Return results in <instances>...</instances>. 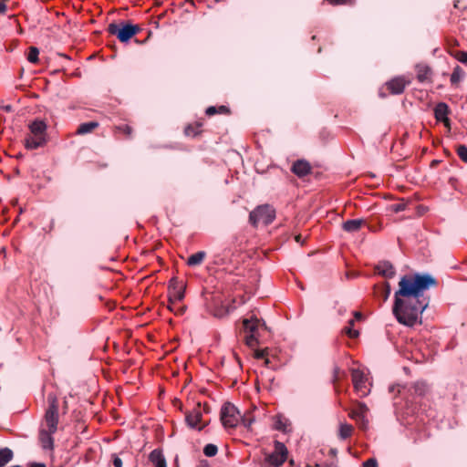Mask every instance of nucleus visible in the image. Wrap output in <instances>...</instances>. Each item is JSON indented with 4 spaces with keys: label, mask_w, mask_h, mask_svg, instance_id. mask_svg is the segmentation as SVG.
<instances>
[{
    "label": "nucleus",
    "mask_w": 467,
    "mask_h": 467,
    "mask_svg": "<svg viewBox=\"0 0 467 467\" xmlns=\"http://www.w3.org/2000/svg\"><path fill=\"white\" fill-rule=\"evenodd\" d=\"M436 285V279L429 274L403 275L399 282V289L394 294L392 307L398 322L407 327H413L420 322L421 315L430 303L424 292Z\"/></svg>",
    "instance_id": "f257e3e1"
},
{
    "label": "nucleus",
    "mask_w": 467,
    "mask_h": 467,
    "mask_svg": "<svg viewBox=\"0 0 467 467\" xmlns=\"http://www.w3.org/2000/svg\"><path fill=\"white\" fill-rule=\"evenodd\" d=\"M29 133L25 138V147L27 150H36L48 142L47 124L40 119H36L28 125Z\"/></svg>",
    "instance_id": "f03ea898"
},
{
    "label": "nucleus",
    "mask_w": 467,
    "mask_h": 467,
    "mask_svg": "<svg viewBox=\"0 0 467 467\" xmlns=\"http://www.w3.org/2000/svg\"><path fill=\"white\" fill-rule=\"evenodd\" d=\"M275 218V209L268 205H259L249 214V222L254 226H257L262 223L264 225L270 224Z\"/></svg>",
    "instance_id": "7ed1b4c3"
},
{
    "label": "nucleus",
    "mask_w": 467,
    "mask_h": 467,
    "mask_svg": "<svg viewBox=\"0 0 467 467\" xmlns=\"http://www.w3.org/2000/svg\"><path fill=\"white\" fill-rule=\"evenodd\" d=\"M139 31L140 27L131 24L111 23L108 26V32L112 36H116L117 38L122 43L128 42Z\"/></svg>",
    "instance_id": "20e7f679"
},
{
    "label": "nucleus",
    "mask_w": 467,
    "mask_h": 467,
    "mask_svg": "<svg viewBox=\"0 0 467 467\" xmlns=\"http://www.w3.org/2000/svg\"><path fill=\"white\" fill-rule=\"evenodd\" d=\"M241 414L232 403L226 402L221 410V420L225 428H234L240 423Z\"/></svg>",
    "instance_id": "39448f33"
},
{
    "label": "nucleus",
    "mask_w": 467,
    "mask_h": 467,
    "mask_svg": "<svg viewBox=\"0 0 467 467\" xmlns=\"http://www.w3.org/2000/svg\"><path fill=\"white\" fill-rule=\"evenodd\" d=\"M47 400L48 408L45 414V422L47 427V430L51 432H56L58 423V403L57 398L54 396L49 395Z\"/></svg>",
    "instance_id": "423d86ee"
},
{
    "label": "nucleus",
    "mask_w": 467,
    "mask_h": 467,
    "mask_svg": "<svg viewBox=\"0 0 467 467\" xmlns=\"http://www.w3.org/2000/svg\"><path fill=\"white\" fill-rule=\"evenodd\" d=\"M274 448V451L266 456L265 462L271 467H279L286 461L288 451L285 445L278 441H275Z\"/></svg>",
    "instance_id": "0eeeda50"
},
{
    "label": "nucleus",
    "mask_w": 467,
    "mask_h": 467,
    "mask_svg": "<svg viewBox=\"0 0 467 467\" xmlns=\"http://www.w3.org/2000/svg\"><path fill=\"white\" fill-rule=\"evenodd\" d=\"M352 381L355 390L360 397H366L370 389L368 387V377L359 368H351Z\"/></svg>",
    "instance_id": "6e6552de"
},
{
    "label": "nucleus",
    "mask_w": 467,
    "mask_h": 467,
    "mask_svg": "<svg viewBox=\"0 0 467 467\" xmlns=\"http://www.w3.org/2000/svg\"><path fill=\"white\" fill-rule=\"evenodd\" d=\"M261 322L257 318L244 319L243 322L244 331L246 333V345L253 348L257 344V330Z\"/></svg>",
    "instance_id": "1a4fd4ad"
},
{
    "label": "nucleus",
    "mask_w": 467,
    "mask_h": 467,
    "mask_svg": "<svg viewBox=\"0 0 467 467\" xmlns=\"http://www.w3.org/2000/svg\"><path fill=\"white\" fill-rule=\"evenodd\" d=\"M368 410L364 403H359L355 410L349 412V417L357 421L360 429L365 430L368 427V420L366 418V413Z\"/></svg>",
    "instance_id": "9d476101"
},
{
    "label": "nucleus",
    "mask_w": 467,
    "mask_h": 467,
    "mask_svg": "<svg viewBox=\"0 0 467 467\" xmlns=\"http://www.w3.org/2000/svg\"><path fill=\"white\" fill-rule=\"evenodd\" d=\"M202 417V410L200 409V406L198 405V407H195L186 414L185 420L190 428L201 431L203 428V426L199 425Z\"/></svg>",
    "instance_id": "9b49d317"
},
{
    "label": "nucleus",
    "mask_w": 467,
    "mask_h": 467,
    "mask_svg": "<svg viewBox=\"0 0 467 467\" xmlns=\"http://www.w3.org/2000/svg\"><path fill=\"white\" fill-rule=\"evenodd\" d=\"M169 299L171 302L182 301L184 298V286L176 278L170 281Z\"/></svg>",
    "instance_id": "f8f14e48"
},
{
    "label": "nucleus",
    "mask_w": 467,
    "mask_h": 467,
    "mask_svg": "<svg viewBox=\"0 0 467 467\" xmlns=\"http://www.w3.org/2000/svg\"><path fill=\"white\" fill-rule=\"evenodd\" d=\"M410 81H406L403 78H394L387 83V87L392 94H401Z\"/></svg>",
    "instance_id": "ddd939ff"
},
{
    "label": "nucleus",
    "mask_w": 467,
    "mask_h": 467,
    "mask_svg": "<svg viewBox=\"0 0 467 467\" xmlns=\"http://www.w3.org/2000/svg\"><path fill=\"white\" fill-rule=\"evenodd\" d=\"M449 107L444 102H440L434 109V116L438 121L443 122L446 126H449L450 119H448Z\"/></svg>",
    "instance_id": "4468645a"
},
{
    "label": "nucleus",
    "mask_w": 467,
    "mask_h": 467,
    "mask_svg": "<svg viewBox=\"0 0 467 467\" xmlns=\"http://www.w3.org/2000/svg\"><path fill=\"white\" fill-rule=\"evenodd\" d=\"M291 171L298 177H304L310 172L311 167L306 161L298 160L296 162H294Z\"/></svg>",
    "instance_id": "2eb2a0df"
},
{
    "label": "nucleus",
    "mask_w": 467,
    "mask_h": 467,
    "mask_svg": "<svg viewBox=\"0 0 467 467\" xmlns=\"http://www.w3.org/2000/svg\"><path fill=\"white\" fill-rule=\"evenodd\" d=\"M377 272L384 277L391 278L395 275V268L391 263L388 261L379 262L376 266Z\"/></svg>",
    "instance_id": "dca6fc26"
},
{
    "label": "nucleus",
    "mask_w": 467,
    "mask_h": 467,
    "mask_svg": "<svg viewBox=\"0 0 467 467\" xmlns=\"http://www.w3.org/2000/svg\"><path fill=\"white\" fill-rule=\"evenodd\" d=\"M364 224L365 220L363 219H352L344 222L342 228L345 232L353 234L358 232Z\"/></svg>",
    "instance_id": "f3484780"
},
{
    "label": "nucleus",
    "mask_w": 467,
    "mask_h": 467,
    "mask_svg": "<svg viewBox=\"0 0 467 467\" xmlns=\"http://www.w3.org/2000/svg\"><path fill=\"white\" fill-rule=\"evenodd\" d=\"M291 422L288 419L282 415H277L274 418V428L283 432L291 431Z\"/></svg>",
    "instance_id": "a211bd4d"
},
{
    "label": "nucleus",
    "mask_w": 467,
    "mask_h": 467,
    "mask_svg": "<svg viewBox=\"0 0 467 467\" xmlns=\"http://www.w3.org/2000/svg\"><path fill=\"white\" fill-rule=\"evenodd\" d=\"M55 432H51L48 430L42 429L39 433V439L42 444L43 449L51 450L53 449L54 440L52 434Z\"/></svg>",
    "instance_id": "6ab92c4d"
},
{
    "label": "nucleus",
    "mask_w": 467,
    "mask_h": 467,
    "mask_svg": "<svg viewBox=\"0 0 467 467\" xmlns=\"http://www.w3.org/2000/svg\"><path fill=\"white\" fill-rule=\"evenodd\" d=\"M149 459L155 467H167L166 460L162 452L158 449L153 450L150 453Z\"/></svg>",
    "instance_id": "aec40b11"
},
{
    "label": "nucleus",
    "mask_w": 467,
    "mask_h": 467,
    "mask_svg": "<svg viewBox=\"0 0 467 467\" xmlns=\"http://www.w3.org/2000/svg\"><path fill=\"white\" fill-rule=\"evenodd\" d=\"M416 73H417V79L423 83L430 79L431 75V68L429 66L424 64H418L416 65Z\"/></svg>",
    "instance_id": "412c9836"
},
{
    "label": "nucleus",
    "mask_w": 467,
    "mask_h": 467,
    "mask_svg": "<svg viewBox=\"0 0 467 467\" xmlns=\"http://www.w3.org/2000/svg\"><path fill=\"white\" fill-rule=\"evenodd\" d=\"M206 256V253L204 251H200L195 254L190 255L187 259V265L189 266H196L202 263Z\"/></svg>",
    "instance_id": "4be33fe9"
},
{
    "label": "nucleus",
    "mask_w": 467,
    "mask_h": 467,
    "mask_svg": "<svg viewBox=\"0 0 467 467\" xmlns=\"http://www.w3.org/2000/svg\"><path fill=\"white\" fill-rule=\"evenodd\" d=\"M99 126V123L96 121H89L81 123L77 130V133L79 135H84L91 132Z\"/></svg>",
    "instance_id": "5701e85b"
},
{
    "label": "nucleus",
    "mask_w": 467,
    "mask_h": 467,
    "mask_svg": "<svg viewBox=\"0 0 467 467\" xmlns=\"http://www.w3.org/2000/svg\"><path fill=\"white\" fill-rule=\"evenodd\" d=\"M464 75L465 74H464V71L462 70V68L460 66H456L453 68V71L451 75V83L452 85L459 83L460 81H462L463 79Z\"/></svg>",
    "instance_id": "b1692460"
},
{
    "label": "nucleus",
    "mask_w": 467,
    "mask_h": 467,
    "mask_svg": "<svg viewBox=\"0 0 467 467\" xmlns=\"http://www.w3.org/2000/svg\"><path fill=\"white\" fill-rule=\"evenodd\" d=\"M13 458V451L9 448L0 450V467L5 466Z\"/></svg>",
    "instance_id": "393cba45"
},
{
    "label": "nucleus",
    "mask_w": 467,
    "mask_h": 467,
    "mask_svg": "<svg viewBox=\"0 0 467 467\" xmlns=\"http://www.w3.org/2000/svg\"><path fill=\"white\" fill-rule=\"evenodd\" d=\"M353 432V427L350 424L348 423H341L339 426V438L341 440H346L351 436Z\"/></svg>",
    "instance_id": "a878e982"
},
{
    "label": "nucleus",
    "mask_w": 467,
    "mask_h": 467,
    "mask_svg": "<svg viewBox=\"0 0 467 467\" xmlns=\"http://www.w3.org/2000/svg\"><path fill=\"white\" fill-rule=\"evenodd\" d=\"M254 420L255 418L251 411H247L244 415H241L240 422L246 429H250Z\"/></svg>",
    "instance_id": "bb28decb"
},
{
    "label": "nucleus",
    "mask_w": 467,
    "mask_h": 467,
    "mask_svg": "<svg viewBox=\"0 0 467 467\" xmlns=\"http://www.w3.org/2000/svg\"><path fill=\"white\" fill-rule=\"evenodd\" d=\"M390 292H391V288H390L389 284L385 283L382 287L379 288L376 291V295H377V296L381 297L382 300L385 302L388 300V298L390 295Z\"/></svg>",
    "instance_id": "cd10ccee"
},
{
    "label": "nucleus",
    "mask_w": 467,
    "mask_h": 467,
    "mask_svg": "<svg viewBox=\"0 0 467 467\" xmlns=\"http://www.w3.org/2000/svg\"><path fill=\"white\" fill-rule=\"evenodd\" d=\"M39 50L36 47H30L27 54V60L30 63L36 64L38 62Z\"/></svg>",
    "instance_id": "c85d7f7f"
},
{
    "label": "nucleus",
    "mask_w": 467,
    "mask_h": 467,
    "mask_svg": "<svg viewBox=\"0 0 467 467\" xmlns=\"http://www.w3.org/2000/svg\"><path fill=\"white\" fill-rule=\"evenodd\" d=\"M217 452H218V448L214 444L209 443V444H206L203 448V453L207 457H213L217 454Z\"/></svg>",
    "instance_id": "c756f323"
},
{
    "label": "nucleus",
    "mask_w": 467,
    "mask_h": 467,
    "mask_svg": "<svg viewBox=\"0 0 467 467\" xmlns=\"http://www.w3.org/2000/svg\"><path fill=\"white\" fill-rule=\"evenodd\" d=\"M457 154L462 161L467 163V146L466 145H459L457 147Z\"/></svg>",
    "instance_id": "7c9ffc66"
},
{
    "label": "nucleus",
    "mask_w": 467,
    "mask_h": 467,
    "mask_svg": "<svg viewBox=\"0 0 467 467\" xmlns=\"http://www.w3.org/2000/svg\"><path fill=\"white\" fill-rule=\"evenodd\" d=\"M414 390L419 395H423L427 390V386L423 382H417L414 385Z\"/></svg>",
    "instance_id": "2f4dec72"
},
{
    "label": "nucleus",
    "mask_w": 467,
    "mask_h": 467,
    "mask_svg": "<svg viewBox=\"0 0 467 467\" xmlns=\"http://www.w3.org/2000/svg\"><path fill=\"white\" fill-rule=\"evenodd\" d=\"M349 326L345 327V332L350 337H356L358 336V332L357 330H353L351 327L354 325V320H349Z\"/></svg>",
    "instance_id": "473e14b6"
},
{
    "label": "nucleus",
    "mask_w": 467,
    "mask_h": 467,
    "mask_svg": "<svg viewBox=\"0 0 467 467\" xmlns=\"http://www.w3.org/2000/svg\"><path fill=\"white\" fill-rule=\"evenodd\" d=\"M116 129L119 131L123 132V133H125L128 136H130L131 132H132L131 127L127 125V124L119 125V126L116 127Z\"/></svg>",
    "instance_id": "72a5a7b5"
},
{
    "label": "nucleus",
    "mask_w": 467,
    "mask_h": 467,
    "mask_svg": "<svg viewBox=\"0 0 467 467\" xmlns=\"http://www.w3.org/2000/svg\"><path fill=\"white\" fill-rule=\"evenodd\" d=\"M455 57L461 63L467 64V51H458L455 54Z\"/></svg>",
    "instance_id": "f704fd0d"
},
{
    "label": "nucleus",
    "mask_w": 467,
    "mask_h": 467,
    "mask_svg": "<svg viewBox=\"0 0 467 467\" xmlns=\"http://www.w3.org/2000/svg\"><path fill=\"white\" fill-rule=\"evenodd\" d=\"M363 467H378L376 459L370 458L363 462Z\"/></svg>",
    "instance_id": "c9c22d12"
},
{
    "label": "nucleus",
    "mask_w": 467,
    "mask_h": 467,
    "mask_svg": "<svg viewBox=\"0 0 467 467\" xmlns=\"http://www.w3.org/2000/svg\"><path fill=\"white\" fill-rule=\"evenodd\" d=\"M112 463L115 467H122V460L117 455L112 454Z\"/></svg>",
    "instance_id": "e433bc0d"
},
{
    "label": "nucleus",
    "mask_w": 467,
    "mask_h": 467,
    "mask_svg": "<svg viewBox=\"0 0 467 467\" xmlns=\"http://www.w3.org/2000/svg\"><path fill=\"white\" fill-rule=\"evenodd\" d=\"M266 354H267V350L266 349L256 350L255 353H254V357L256 358H265Z\"/></svg>",
    "instance_id": "4c0bfd02"
},
{
    "label": "nucleus",
    "mask_w": 467,
    "mask_h": 467,
    "mask_svg": "<svg viewBox=\"0 0 467 467\" xmlns=\"http://www.w3.org/2000/svg\"><path fill=\"white\" fill-rule=\"evenodd\" d=\"M0 109L4 110L5 112H8V113L14 111V108L11 104L2 105V106H0Z\"/></svg>",
    "instance_id": "58836bf2"
},
{
    "label": "nucleus",
    "mask_w": 467,
    "mask_h": 467,
    "mask_svg": "<svg viewBox=\"0 0 467 467\" xmlns=\"http://www.w3.org/2000/svg\"><path fill=\"white\" fill-rule=\"evenodd\" d=\"M205 112L209 116L214 115L217 113V108L214 106L208 107Z\"/></svg>",
    "instance_id": "ea45409f"
},
{
    "label": "nucleus",
    "mask_w": 467,
    "mask_h": 467,
    "mask_svg": "<svg viewBox=\"0 0 467 467\" xmlns=\"http://www.w3.org/2000/svg\"><path fill=\"white\" fill-rule=\"evenodd\" d=\"M217 112L224 114V113H228L229 109L225 106H220L219 108H217Z\"/></svg>",
    "instance_id": "a19ab883"
},
{
    "label": "nucleus",
    "mask_w": 467,
    "mask_h": 467,
    "mask_svg": "<svg viewBox=\"0 0 467 467\" xmlns=\"http://www.w3.org/2000/svg\"><path fill=\"white\" fill-rule=\"evenodd\" d=\"M332 5L346 4L348 0H327Z\"/></svg>",
    "instance_id": "79ce46f5"
},
{
    "label": "nucleus",
    "mask_w": 467,
    "mask_h": 467,
    "mask_svg": "<svg viewBox=\"0 0 467 467\" xmlns=\"http://www.w3.org/2000/svg\"><path fill=\"white\" fill-rule=\"evenodd\" d=\"M6 5L5 4V2L3 1H0V13L1 14H5L6 12Z\"/></svg>",
    "instance_id": "37998d69"
},
{
    "label": "nucleus",
    "mask_w": 467,
    "mask_h": 467,
    "mask_svg": "<svg viewBox=\"0 0 467 467\" xmlns=\"http://www.w3.org/2000/svg\"><path fill=\"white\" fill-rule=\"evenodd\" d=\"M29 467H47L44 463H33Z\"/></svg>",
    "instance_id": "c03bdc74"
},
{
    "label": "nucleus",
    "mask_w": 467,
    "mask_h": 467,
    "mask_svg": "<svg viewBox=\"0 0 467 467\" xmlns=\"http://www.w3.org/2000/svg\"><path fill=\"white\" fill-rule=\"evenodd\" d=\"M354 316H355L356 319H358V320L361 319V317H362V315L359 312H354Z\"/></svg>",
    "instance_id": "a18cd8bd"
},
{
    "label": "nucleus",
    "mask_w": 467,
    "mask_h": 467,
    "mask_svg": "<svg viewBox=\"0 0 467 467\" xmlns=\"http://www.w3.org/2000/svg\"><path fill=\"white\" fill-rule=\"evenodd\" d=\"M186 135H192V128L189 126L185 129Z\"/></svg>",
    "instance_id": "49530a36"
},
{
    "label": "nucleus",
    "mask_w": 467,
    "mask_h": 467,
    "mask_svg": "<svg viewBox=\"0 0 467 467\" xmlns=\"http://www.w3.org/2000/svg\"><path fill=\"white\" fill-rule=\"evenodd\" d=\"M198 467H210V465L208 464V462H202L198 465Z\"/></svg>",
    "instance_id": "de8ad7c7"
},
{
    "label": "nucleus",
    "mask_w": 467,
    "mask_h": 467,
    "mask_svg": "<svg viewBox=\"0 0 467 467\" xmlns=\"http://www.w3.org/2000/svg\"><path fill=\"white\" fill-rule=\"evenodd\" d=\"M401 210H403V206L402 205H400V204L396 205V207H395V211L396 212H399V211H401Z\"/></svg>",
    "instance_id": "09e8293b"
},
{
    "label": "nucleus",
    "mask_w": 467,
    "mask_h": 467,
    "mask_svg": "<svg viewBox=\"0 0 467 467\" xmlns=\"http://www.w3.org/2000/svg\"><path fill=\"white\" fill-rule=\"evenodd\" d=\"M394 390H395V386H391V387H389V391H390V392H393Z\"/></svg>",
    "instance_id": "8fccbe9b"
},
{
    "label": "nucleus",
    "mask_w": 467,
    "mask_h": 467,
    "mask_svg": "<svg viewBox=\"0 0 467 467\" xmlns=\"http://www.w3.org/2000/svg\"><path fill=\"white\" fill-rule=\"evenodd\" d=\"M265 366H268V364H269V359L268 358L265 359Z\"/></svg>",
    "instance_id": "3c124183"
},
{
    "label": "nucleus",
    "mask_w": 467,
    "mask_h": 467,
    "mask_svg": "<svg viewBox=\"0 0 467 467\" xmlns=\"http://www.w3.org/2000/svg\"><path fill=\"white\" fill-rule=\"evenodd\" d=\"M296 242H297V243H299V242H300V236H299V235H298V236H296Z\"/></svg>",
    "instance_id": "603ef678"
},
{
    "label": "nucleus",
    "mask_w": 467,
    "mask_h": 467,
    "mask_svg": "<svg viewBox=\"0 0 467 467\" xmlns=\"http://www.w3.org/2000/svg\"><path fill=\"white\" fill-rule=\"evenodd\" d=\"M307 467H319V465H317H317H315V466H310V465H308Z\"/></svg>",
    "instance_id": "864d4df0"
}]
</instances>
